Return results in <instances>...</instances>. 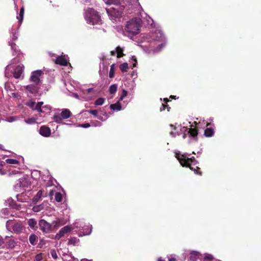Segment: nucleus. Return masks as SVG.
I'll return each mask as SVG.
<instances>
[{
  "mask_svg": "<svg viewBox=\"0 0 261 261\" xmlns=\"http://www.w3.org/2000/svg\"><path fill=\"white\" fill-rule=\"evenodd\" d=\"M115 64H113L111 66L110 72H109V77L110 78H113L115 75V70H114Z\"/></svg>",
  "mask_w": 261,
  "mask_h": 261,
  "instance_id": "obj_30",
  "label": "nucleus"
},
{
  "mask_svg": "<svg viewBox=\"0 0 261 261\" xmlns=\"http://www.w3.org/2000/svg\"><path fill=\"white\" fill-rule=\"evenodd\" d=\"M30 182L25 178L20 179V187H28L30 186Z\"/></svg>",
  "mask_w": 261,
  "mask_h": 261,
  "instance_id": "obj_21",
  "label": "nucleus"
},
{
  "mask_svg": "<svg viewBox=\"0 0 261 261\" xmlns=\"http://www.w3.org/2000/svg\"><path fill=\"white\" fill-rule=\"evenodd\" d=\"M6 162L9 164H18L19 161L16 159H8L6 160Z\"/></svg>",
  "mask_w": 261,
  "mask_h": 261,
  "instance_id": "obj_31",
  "label": "nucleus"
},
{
  "mask_svg": "<svg viewBox=\"0 0 261 261\" xmlns=\"http://www.w3.org/2000/svg\"><path fill=\"white\" fill-rule=\"evenodd\" d=\"M3 167V165L0 164V170H1L2 169Z\"/></svg>",
  "mask_w": 261,
  "mask_h": 261,
  "instance_id": "obj_56",
  "label": "nucleus"
},
{
  "mask_svg": "<svg viewBox=\"0 0 261 261\" xmlns=\"http://www.w3.org/2000/svg\"><path fill=\"white\" fill-rule=\"evenodd\" d=\"M210 125V123H207L206 126H208V125Z\"/></svg>",
  "mask_w": 261,
  "mask_h": 261,
  "instance_id": "obj_59",
  "label": "nucleus"
},
{
  "mask_svg": "<svg viewBox=\"0 0 261 261\" xmlns=\"http://www.w3.org/2000/svg\"><path fill=\"white\" fill-rule=\"evenodd\" d=\"M23 66L22 65H18L16 67L13 72V76L15 79H19L23 71Z\"/></svg>",
  "mask_w": 261,
  "mask_h": 261,
  "instance_id": "obj_11",
  "label": "nucleus"
},
{
  "mask_svg": "<svg viewBox=\"0 0 261 261\" xmlns=\"http://www.w3.org/2000/svg\"><path fill=\"white\" fill-rule=\"evenodd\" d=\"M42 259V254L39 253L35 256V260L36 261H40Z\"/></svg>",
  "mask_w": 261,
  "mask_h": 261,
  "instance_id": "obj_38",
  "label": "nucleus"
},
{
  "mask_svg": "<svg viewBox=\"0 0 261 261\" xmlns=\"http://www.w3.org/2000/svg\"><path fill=\"white\" fill-rule=\"evenodd\" d=\"M36 103L34 101H32L31 103H29L28 106L30 107V108L32 109L33 110L35 109L34 106L35 105Z\"/></svg>",
  "mask_w": 261,
  "mask_h": 261,
  "instance_id": "obj_42",
  "label": "nucleus"
},
{
  "mask_svg": "<svg viewBox=\"0 0 261 261\" xmlns=\"http://www.w3.org/2000/svg\"><path fill=\"white\" fill-rule=\"evenodd\" d=\"M92 90H93L92 88H89V89H87V92L88 93H90V92H91L92 91Z\"/></svg>",
  "mask_w": 261,
  "mask_h": 261,
  "instance_id": "obj_52",
  "label": "nucleus"
},
{
  "mask_svg": "<svg viewBox=\"0 0 261 261\" xmlns=\"http://www.w3.org/2000/svg\"><path fill=\"white\" fill-rule=\"evenodd\" d=\"M80 242V240L76 237H72L68 240V245L76 246Z\"/></svg>",
  "mask_w": 261,
  "mask_h": 261,
  "instance_id": "obj_20",
  "label": "nucleus"
},
{
  "mask_svg": "<svg viewBox=\"0 0 261 261\" xmlns=\"http://www.w3.org/2000/svg\"><path fill=\"white\" fill-rule=\"evenodd\" d=\"M19 12L23 14L24 13V8L23 6H22L20 9Z\"/></svg>",
  "mask_w": 261,
  "mask_h": 261,
  "instance_id": "obj_48",
  "label": "nucleus"
},
{
  "mask_svg": "<svg viewBox=\"0 0 261 261\" xmlns=\"http://www.w3.org/2000/svg\"><path fill=\"white\" fill-rule=\"evenodd\" d=\"M213 259V256L211 255H208L205 257V259L206 260L210 261Z\"/></svg>",
  "mask_w": 261,
  "mask_h": 261,
  "instance_id": "obj_45",
  "label": "nucleus"
},
{
  "mask_svg": "<svg viewBox=\"0 0 261 261\" xmlns=\"http://www.w3.org/2000/svg\"><path fill=\"white\" fill-rule=\"evenodd\" d=\"M214 134V129L211 127L206 128L204 130V133L205 136H206L207 137H210L213 136Z\"/></svg>",
  "mask_w": 261,
  "mask_h": 261,
  "instance_id": "obj_22",
  "label": "nucleus"
},
{
  "mask_svg": "<svg viewBox=\"0 0 261 261\" xmlns=\"http://www.w3.org/2000/svg\"><path fill=\"white\" fill-rule=\"evenodd\" d=\"M166 109H167V111H170V107H169L168 105H167V104L166 103H162V106L160 108V110L161 111H164Z\"/></svg>",
  "mask_w": 261,
  "mask_h": 261,
  "instance_id": "obj_34",
  "label": "nucleus"
},
{
  "mask_svg": "<svg viewBox=\"0 0 261 261\" xmlns=\"http://www.w3.org/2000/svg\"><path fill=\"white\" fill-rule=\"evenodd\" d=\"M97 118L100 120H101V121H105V119H103V117L100 116V115H98L97 116Z\"/></svg>",
  "mask_w": 261,
  "mask_h": 261,
  "instance_id": "obj_47",
  "label": "nucleus"
},
{
  "mask_svg": "<svg viewBox=\"0 0 261 261\" xmlns=\"http://www.w3.org/2000/svg\"><path fill=\"white\" fill-rule=\"evenodd\" d=\"M89 113L92 114L93 115H94V116L95 117H97V110H89Z\"/></svg>",
  "mask_w": 261,
  "mask_h": 261,
  "instance_id": "obj_39",
  "label": "nucleus"
},
{
  "mask_svg": "<svg viewBox=\"0 0 261 261\" xmlns=\"http://www.w3.org/2000/svg\"><path fill=\"white\" fill-rule=\"evenodd\" d=\"M175 97H176L175 96H174V95H171V96H170V98H172V99H175Z\"/></svg>",
  "mask_w": 261,
  "mask_h": 261,
  "instance_id": "obj_54",
  "label": "nucleus"
},
{
  "mask_svg": "<svg viewBox=\"0 0 261 261\" xmlns=\"http://www.w3.org/2000/svg\"><path fill=\"white\" fill-rule=\"evenodd\" d=\"M137 1H138L139 0H137Z\"/></svg>",
  "mask_w": 261,
  "mask_h": 261,
  "instance_id": "obj_63",
  "label": "nucleus"
},
{
  "mask_svg": "<svg viewBox=\"0 0 261 261\" xmlns=\"http://www.w3.org/2000/svg\"><path fill=\"white\" fill-rule=\"evenodd\" d=\"M92 125L94 126H101L102 124L100 122L98 121H95L92 122Z\"/></svg>",
  "mask_w": 261,
  "mask_h": 261,
  "instance_id": "obj_40",
  "label": "nucleus"
},
{
  "mask_svg": "<svg viewBox=\"0 0 261 261\" xmlns=\"http://www.w3.org/2000/svg\"><path fill=\"white\" fill-rule=\"evenodd\" d=\"M32 122V119H29L27 121V122L28 123H31Z\"/></svg>",
  "mask_w": 261,
  "mask_h": 261,
  "instance_id": "obj_55",
  "label": "nucleus"
},
{
  "mask_svg": "<svg viewBox=\"0 0 261 261\" xmlns=\"http://www.w3.org/2000/svg\"><path fill=\"white\" fill-rule=\"evenodd\" d=\"M193 124L195 125V126H196V125H197L198 124L197 122H196V121H194V122H193Z\"/></svg>",
  "mask_w": 261,
  "mask_h": 261,
  "instance_id": "obj_57",
  "label": "nucleus"
},
{
  "mask_svg": "<svg viewBox=\"0 0 261 261\" xmlns=\"http://www.w3.org/2000/svg\"><path fill=\"white\" fill-rule=\"evenodd\" d=\"M111 109L113 110L120 111L121 109V106L120 103L118 101L115 103L111 104L110 106Z\"/></svg>",
  "mask_w": 261,
  "mask_h": 261,
  "instance_id": "obj_23",
  "label": "nucleus"
},
{
  "mask_svg": "<svg viewBox=\"0 0 261 261\" xmlns=\"http://www.w3.org/2000/svg\"><path fill=\"white\" fill-rule=\"evenodd\" d=\"M72 229V227L69 225H66L62 227L58 233L55 236V239L56 240H59L61 238L63 237L66 233L69 232Z\"/></svg>",
  "mask_w": 261,
  "mask_h": 261,
  "instance_id": "obj_9",
  "label": "nucleus"
},
{
  "mask_svg": "<svg viewBox=\"0 0 261 261\" xmlns=\"http://www.w3.org/2000/svg\"><path fill=\"white\" fill-rule=\"evenodd\" d=\"M43 74L44 72L41 70L34 71L32 72L29 80L33 83L40 85L41 84V79Z\"/></svg>",
  "mask_w": 261,
  "mask_h": 261,
  "instance_id": "obj_6",
  "label": "nucleus"
},
{
  "mask_svg": "<svg viewBox=\"0 0 261 261\" xmlns=\"http://www.w3.org/2000/svg\"><path fill=\"white\" fill-rule=\"evenodd\" d=\"M117 90V85L116 84H113L110 86L109 88V92L111 94H115Z\"/></svg>",
  "mask_w": 261,
  "mask_h": 261,
  "instance_id": "obj_26",
  "label": "nucleus"
},
{
  "mask_svg": "<svg viewBox=\"0 0 261 261\" xmlns=\"http://www.w3.org/2000/svg\"><path fill=\"white\" fill-rule=\"evenodd\" d=\"M127 95V91L124 89H122V94L119 98V100H122L123 98Z\"/></svg>",
  "mask_w": 261,
  "mask_h": 261,
  "instance_id": "obj_35",
  "label": "nucleus"
},
{
  "mask_svg": "<svg viewBox=\"0 0 261 261\" xmlns=\"http://www.w3.org/2000/svg\"><path fill=\"white\" fill-rule=\"evenodd\" d=\"M7 228L10 230V227H12L13 230L16 233H20L22 231L23 226L20 223H15L13 224V222L11 220H8L6 222Z\"/></svg>",
  "mask_w": 261,
  "mask_h": 261,
  "instance_id": "obj_7",
  "label": "nucleus"
},
{
  "mask_svg": "<svg viewBox=\"0 0 261 261\" xmlns=\"http://www.w3.org/2000/svg\"><path fill=\"white\" fill-rule=\"evenodd\" d=\"M203 261H207V260H204Z\"/></svg>",
  "mask_w": 261,
  "mask_h": 261,
  "instance_id": "obj_62",
  "label": "nucleus"
},
{
  "mask_svg": "<svg viewBox=\"0 0 261 261\" xmlns=\"http://www.w3.org/2000/svg\"><path fill=\"white\" fill-rule=\"evenodd\" d=\"M23 16H24V14L23 13H21L19 12V15L17 16V18L18 19L19 22L20 24L21 23V22H22V21L23 20Z\"/></svg>",
  "mask_w": 261,
  "mask_h": 261,
  "instance_id": "obj_37",
  "label": "nucleus"
},
{
  "mask_svg": "<svg viewBox=\"0 0 261 261\" xmlns=\"http://www.w3.org/2000/svg\"><path fill=\"white\" fill-rule=\"evenodd\" d=\"M110 54H111V56H114L115 54V51H114V50H112L110 52Z\"/></svg>",
  "mask_w": 261,
  "mask_h": 261,
  "instance_id": "obj_51",
  "label": "nucleus"
},
{
  "mask_svg": "<svg viewBox=\"0 0 261 261\" xmlns=\"http://www.w3.org/2000/svg\"><path fill=\"white\" fill-rule=\"evenodd\" d=\"M169 101V100L167 98H165L164 99V102L165 103L167 104L168 102Z\"/></svg>",
  "mask_w": 261,
  "mask_h": 261,
  "instance_id": "obj_50",
  "label": "nucleus"
},
{
  "mask_svg": "<svg viewBox=\"0 0 261 261\" xmlns=\"http://www.w3.org/2000/svg\"><path fill=\"white\" fill-rule=\"evenodd\" d=\"M63 199L62 194L60 192H57L55 194V200L56 201L61 202Z\"/></svg>",
  "mask_w": 261,
  "mask_h": 261,
  "instance_id": "obj_28",
  "label": "nucleus"
},
{
  "mask_svg": "<svg viewBox=\"0 0 261 261\" xmlns=\"http://www.w3.org/2000/svg\"><path fill=\"white\" fill-rule=\"evenodd\" d=\"M193 166L194 167V168H196V166H197L196 165L195 166Z\"/></svg>",
  "mask_w": 261,
  "mask_h": 261,
  "instance_id": "obj_60",
  "label": "nucleus"
},
{
  "mask_svg": "<svg viewBox=\"0 0 261 261\" xmlns=\"http://www.w3.org/2000/svg\"><path fill=\"white\" fill-rule=\"evenodd\" d=\"M58 222L53 221L51 224L47 222L44 219H41L39 221V226L40 230L44 233H50L56 228Z\"/></svg>",
  "mask_w": 261,
  "mask_h": 261,
  "instance_id": "obj_3",
  "label": "nucleus"
},
{
  "mask_svg": "<svg viewBox=\"0 0 261 261\" xmlns=\"http://www.w3.org/2000/svg\"><path fill=\"white\" fill-rule=\"evenodd\" d=\"M24 88L28 92L36 96L39 94L40 85L33 83L24 86Z\"/></svg>",
  "mask_w": 261,
  "mask_h": 261,
  "instance_id": "obj_8",
  "label": "nucleus"
},
{
  "mask_svg": "<svg viewBox=\"0 0 261 261\" xmlns=\"http://www.w3.org/2000/svg\"><path fill=\"white\" fill-rule=\"evenodd\" d=\"M54 62L56 64H58L61 66H67L68 62L63 56H58L57 58L54 60Z\"/></svg>",
  "mask_w": 261,
  "mask_h": 261,
  "instance_id": "obj_12",
  "label": "nucleus"
},
{
  "mask_svg": "<svg viewBox=\"0 0 261 261\" xmlns=\"http://www.w3.org/2000/svg\"><path fill=\"white\" fill-rule=\"evenodd\" d=\"M190 126L191 127H193V125L192 124ZM188 134H189L190 136L193 138L196 137L198 135V130L195 128L191 127L188 130Z\"/></svg>",
  "mask_w": 261,
  "mask_h": 261,
  "instance_id": "obj_19",
  "label": "nucleus"
},
{
  "mask_svg": "<svg viewBox=\"0 0 261 261\" xmlns=\"http://www.w3.org/2000/svg\"><path fill=\"white\" fill-rule=\"evenodd\" d=\"M43 206L42 205H35L33 207V211L35 212H39L43 210Z\"/></svg>",
  "mask_w": 261,
  "mask_h": 261,
  "instance_id": "obj_33",
  "label": "nucleus"
},
{
  "mask_svg": "<svg viewBox=\"0 0 261 261\" xmlns=\"http://www.w3.org/2000/svg\"><path fill=\"white\" fill-rule=\"evenodd\" d=\"M170 126H171V127H173V125H172V124H171V125H170Z\"/></svg>",
  "mask_w": 261,
  "mask_h": 261,
  "instance_id": "obj_61",
  "label": "nucleus"
},
{
  "mask_svg": "<svg viewBox=\"0 0 261 261\" xmlns=\"http://www.w3.org/2000/svg\"><path fill=\"white\" fill-rule=\"evenodd\" d=\"M43 196V192L42 190H39L37 193L34 196L33 198V202L34 204L37 203L39 201H40L41 199V197Z\"/></svg>",
  "mask_w": 261,
  "mask_h": 261,
  "instance_id": "obj_16",
  "label": "nucleus"
},
{
  "mask_svg": "<svg viewBox=\"0 0 261 261\" xmlns=\"http://www.w3.org/2000/svg\"><path fill=\"white\" fill-rule=\"evenodd\" d=\"M168 261H177L176 258L174 257H170L168 259Z\"/></svg>",
  "mask_w": 261,
  "mask_h": 261,
  "instance_id": "obj_49",
  "label": "nucleus"
},
{
  "mask_svg": "<svg viewBox=\"0 0 261 261\" xmlns=\"http://www.w3.org/2000/svg\"><path fill=\"white\" fill-rule=\"evenodd\" d=\"M60 115L63 119H66L70 117L71 116V113L68 109H64L62 110Z\"/></svg>",
  "mask_w": 261,
  "mask_h": 261,
  "instance_id": "obj_15",
  "label": "nucleus"
},
{
  "mask_svg": "<svg viewBox=\"0 0 261 261\" xmlns=\"http://www.w3.org/2000/svg\"><path fill=\"white\" fill-rule=\"evenodd\" d=\"M38 237L34 234H31L29 237V242L32 245H36L38 242Z\"/></svg>",
  "mask_w": 261,
  "mask_h": 261,
  "instance_id": "obj_17",
  "label": "nucleus"
},
{
  "mask_svg": "<svg viewBox=\"0 0 261 261\" xmlns=\"http://www.w3.org/2000/svg\"><path fill=\"white\" fill-rule=\"evenodd\" d=\"M183 138H186V135H185V134H184V135H183Z\"/></svg>",
  "mask_w": 261,
  "mask_h": 261,
  "instance_id": "obj_58",
  "label": "nucleus"
},
{
  "mask_svg": "<svg viewBox=\"0 0 261 261\" xmlns=\"http://www.w3.org/2000/svg\"><path fill=\"white\" fill-rule=\"evenodd\" d=\"M123 9V6L111 7L109 8H107L106 11L111 19L115 20L116 18L121 16Z\"/></svg>",
  "mask_w": 261,
  "mask_h": 261,
  "instance_id": "obj_4",
  "label": "nucleus"
},
{
  "mask_svg": "<svg viewBox=\"0 0 261 261\" xmlns=\"http://www.w3.org/2000/svg\"><path fill=\"white\" fill-rule=\"evenodd\" d=\"M105 100V99L103 98H99L95 100L94 104L96 106H101L104 103Z\"/></svg>",
  "mask_w": 261,
  "mask_h": 261,
  "instance_id": "obj_32",
  "label": "nucleus"
},
{
  "mask_svg": "<svg viewBox=\"0 0 261 261\" xmlns=\"http://www.w3.org/2000/svg\"><path fill=\"white\" fill-rule=\"evenodd\" d=\"M85 18L87 23L94 25L101 23L98 13L93 8H88L85 12Z\"/></svg>",
  "mask_w": 261,
  "mask_h": 261,
  "instance_id": "obj_2",
  "label": "nucleus"
},
{
  "mask_svg": "<svg viewBox=\"0 0 261 261\" xmlns=\"http://www.w3.org/2000/svg\"><path fill=\"white\" fill-rule=\"evenodd\" d=\"M90 126H91V125L89 123H83L80 125V126H81L82 127H84V128H88Z\"/></svg>",
  "mask_w": 261,
  "mask_h": 261,
  "instance_id": "obj_41",
  "label": "nucleus"
},
{
  "mask_svg": "<svg viewBox=\"0 0 261 261\" xmlns=\"http://www.w3.org/2000/svg\"><path fill=\"white\" fill-rule=\"evenodd\" d=\"M39 133L43 137H48L51 134V130L49 127L43 125L40 128Z\"/></svg>",
  "mask_w": 261,
  "mask_h": 261,
  "instance_id": "obj_10",
  "label": "nucleus"
},
{
  "mask_svg": "<svg viewBox=\"0 0 261 261\" xmlns=\"http://www.w3.org/2000/svg\"><path fill=\"white\" fill-rule=\"evenodd\" d=\"M123 51V49L120 46H117L116 48V52L117 53V57L118 58L122 57L124 55Z\"/></svg>",
  "mask_w": 261,
  "mask_h": 261,
  "instance_id": "obj_24",
  "label": "nucleus"
},
{
  "mask_svg": "<svg viewBox=\"0 0 261 261\" xmlns=\"http://www.w3.org/2000/svg\"><path fill=\"white\" fill-rule=\"evenodd\" d=\"M50 254L53 258H54V259H57L58 258L57 253L55 249L51 250Z\"/></svg>",
  "mask_w": 261,
  "mask_h": 261,
  "instance_id": "obj_36",
  "label": "nucleus"
},
{
  "mask_svg": "<svg viewBox=\"0 0 261 261\" xmlns=\"http://www.w3.org/2000/svg\"><path fill=\"white\" fill-rule=\"evenodd\" d=\"M53 119L58 123H61L63 120L60 114H55L53 117Z\"/></svg>",
  "mask_w": 261,
  "mask_h": 261,
  "instance_id": "obj_25",
  "label": "nucleus"
},
{
  "mask_svg": "<svg viewBox=\"0 0 261 261\" xmlns=\"http://www.w3.org/2000/svg\"><path fill=\"white\" fill-rule=\"evenodd\" d=\"M201 254L196 251H192L191 252L190 254V259L192 261H197V259L200 257Z\"/></svg>",
  "mask_w": 261,
  "mask_h": 261,
  "instance_id": "obj_14",
  "label": "nucleus"
},
{
  "mask_svg": "<svg viewBox=\"0 0 261 261\" xmlns=\"http://www.w3.org/2000/svg\"><path fill=\"white\" fill-rule=\"evenodd\" d=\"M43 104V102H38L35 106V110L37 111L38 112H42L41 107Z\"/></svg>",
  "mask_w": 261,
  "mask_h": 261,
  "instance_id": "obj_29",
  "label": "nucleus"
},
{
  "mask_svg": "<svg viewBox=\"0 0 261 261\" xmlns=\"http://www.w3.org/2000/svg\"><path fill=\"white\" fill-rule=\"evenodd\" d=\"M27 224L34 230H36L38 229L37 222L35 219H29L28 220Z\"/></svg>",
  "mask_w": 261,
  "mask_h": 261,
  "instance_id": "obj_13",
  "label": "nucleus"
},
{
  "mask_svg": "<svg viewBox=\"0 0 261 261\" xmlns=\"http://www.w3.org/2000/svg\"><path fill=\"white\" fill-rule=\"evenodd\" d=\"M140 25L136 21L132 20L127 22L125 27V30L133 35L137 34L139 33Z\"/></svg>",
  "mask_w": 261,
  "mask_h": 261,
  "instance_id": "obj_5",
  "label": "nucleus"
},
{
  "mask_svg": "<svg viewBox=\"0 0 261 261\" xmlns=\"http://www.w3.org/2000/svg\"><path fill=\"white\" fill-rule=\"evenodd\" d=\"M175 157L182 167L189 168L195 174L200 176L202 175V172L200 168L198 166H196V168H194L193 166H195L198 163L195 157L193 156L190 158L187 156V154H181L179 153H176Z\"/></svg>",
  "mask_w": 261,
  "mask_h": 261,
  "instance_id": "obj_1",
  "label": "nucleus"
},
{
  "mask_svg": "<svg viewBox=\"0 0 261 261\" xmlns=\"http://www.w3.org/2000/svg\"><path fill=\"white\" fill-rule=\"evenodd\" d=\"M4 241L2 238H0V247H4Z\"/></svg>",
  "mask_w": 261,
  "mask_h": 261,
  "instance_id": "obj_46",
  "label": "nucleus"
},
{
  "mask_svg": "<svg viewBox=\"0 0 261 261\" xmlns=\"http://www.w3.org/2000/svg\"><path fill=\"white\" fill-rule=\"evenodd\" d=\"M105 3L108 5H114L115 7L121 6L120 0H107Z\"/></svg>",
  "mask_w": 261,
  "mask_h": 261,
  "instance_id": "obj_18",
  "label": "nucleus"
},
{
  "mask_svg": "<svg viewBox=\"0 0 261 261\" xmlns=\"http://www.w3.org/2000/svg\"><path fill=\"white\" fill-rule=\"evenodd\" d=\"M9 246L11 248H14V242L13 241H11L9 243Z\"/></svg>",
  "mask_w": 261,
  "mask_h": 261,
  "instance_id": "obj_44",
  "label": "nucleus"
},
{
  "mask_svg": "<svg viewBox=\"0 0 261 261\" xmlns=\"http://www.w3.org/2000/svg\"><path fill=\"white\" fill-rule=\"evenodd\" d=\"M132 60L135 62L133 64V67H135L136 66V64L137 63V59L135 56L132 57Z\"/></svg>",
  "mask_w": 261,
  "mask_h": 261,
  "instance_id": "obj_43",
  "label": "nucleus"
},
{
  "mask_svg": "<svg viewBox=\"0 0 261 261\" xmlns=\"http://www.w3.org/2000/svg\"><path fill=\"white\" fill-rule=\"evenodd\" d=\"M158 261H165L164 259H162V257H159L158 259Z\"/></svg>",
  "mask_w": 261,
  "mask_h": 261,
  "instance_id": "obj_53",
  "label": "nucleus"
},
{
  "mask_svg": "<svg viewBox=\"0 0 261 261\" xmlns=\"http://www.w3.org/2000/svg\"><path fill=\"white\" fill-rule=\"evenodd\" d=\"M119 68L122 72H126L128 69V64L127 63H123L120 65Z\"/></svg>",
  "mask_w": 261,
  "mask_h": 261,
  "instance_id": "obj_27",
  "label": "nucleus"
}]
</instances>
